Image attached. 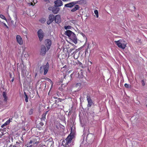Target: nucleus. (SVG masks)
Instances as JSON below:
<instances>
[{"instance_id": "1", "label": "nucleus", "mask_w": 147, "mask_h": 147, "mask_svg": "<svg viewBox=\"0 0 147 147\" xmlns=\"http://www.w3.org/2000/svg\"><path fill=\"white\" fill-rule=\"evenodd\" d=\"M74 138V134L70 133L65 139L62 141V144L64 147H71L73 145L71 142Z\"/></svg>"}, {"instance_id": "2", "label": "nucleus", "mask_w": 147, "mask_h": 147, "mask_svg": "<svg viewBox=\"0 0 147 147\" xmlns=\"http://www.w3.org/2000/svg\"><path fill=\"white\" fill-rule=\"evenodd\" d=\"M65 34L68 36L72 42L75 44L77 43V39L76 34L70 30H67L65 32Z\"/></svg>"}, {"instance_id": "3", "label": "nucleus", "mask_w": 147, "mask_h": 147, "mask_svg": "<svg viewBox=\"0 0 147 147\" xmlns=\"http://www.w3.org/2000/svg\"><path fill=\"white\" fill-rule=\"evenodd\" d=\"M49 67V64L47 62L45 65H42L40 67L39 70L40 72L41 73L44 71V75H45L48 71Z\"/></svg>"}, {"instance_id": "4", "label": "nucleus", "mask_w": 147, "mask_h": 147, "mask_svg": "<svg viewBox=\"0 0 147 147\" xmlns=\"http://www.w3.org/2000/svg\"><path fill=\"white\" fill-rule=\"evenodd\" d=\"M115 43L118 47L122 49H124L126 47L127 43L126 42L122 40H120L117 41H115Z\"/></svg>"}, {"instance_id": "5", "label": "nucleus", "mask_w": 147, "mask_h": 147, "mask_svg": "<svg viewBox=\"0 0 147 147\" xmlns=\"http://www.w3.org/2000/svg\"><path fill=\"white\" fill-rule=\"evenodd\" d=\"M38 36L40 41H41L43 39L45 36V34L42 30L39 29L37 32Z\"/></svg>"}, {"instance_id": "6", "label": "nucleus", "mask_w": 147, "mask_h": 147, "mask_svg": "<svg viewBox=\"0 0 147 147\" xmlns=\"http://www.w3.org/2000/svg\"><path fill=\"white\" fill-rule=\"evenodd\" d=\"M55 17L52 14L50 15L49 17V20L47 22V24L49 25L51 23L55 20Z\"/></svg>"}, {"instance_id": "7", "label": "nucleus", "mask_w": 147, "mask_h": 147, "mask_svg": "<svg viewBox=\"0 0 147 147\" xmlns=\"http://www.w3.org/2000/svg\"><path fill=\"white\" fill-rule=\"evenodd\" d=\"M94 135L92 134H89L87 135L86 140L90 142H92L94 139Z\"/></svg>"}, {"instance_id": "8", "label": "nucleus", "mask_w": 147, "mask_h": 147, "mask_svg": "<svg viewBox=\"0 0 147 147\" xmlns=\"http://www.w3.org/2000/svg\"><path fill=\"white\" fill-rule=\"evenodd\" d=\"M45 45L46 46L47 50H49L50 48L51 45V41L49 39H47L45 40Z\"/></svg>"}, {"instance_id": "9", "label": "nucleus", "mask_w": 147, "mask_h": 147, "mask_svg": "<svg viewBox=\"0 0 147 147\" xmlns=\"http://www.w3.org/2000/svg\"><path fill=\"white\" fill-rule=\"evenodd\" d=\"M86 98L87 100L88 103V104L87 105V107H91L93 104L92 100L91 99L90 96L89 95H87Z\"/></svg>"}, {"instance_id": "10", "label": "nucleus", "mask_w": 147, "mask_h": 147, "mask_svg": "<svg viewBox=\"0 0 147 147\" xmlns=\"http://www.w3.org/2000/svg\"><path fill=\"white\" fill-rule=\"evenodd\" d=\"M55 6L57 7L62 6L63 5V2L61 0H57L54 1Z\"/></svg>"}, {"instance_id": "11", "label": "nucleus", "mask_w": 147, "mask_h": 147, "mask_svg": "<svg viewBox=\"0 0 147 147\" xmlns=\"http://www.w3.org/2000/svg\"><path fill=\"white\" fill-rule=\"evenodd\" d=\"M16 39L17 42L20 45H22L23 44V41L21 36L19 35L16 36Z\"/></svg>"}, {"instance_id": "12", "label": "nucleus", "mask_w": 147, "mask_h": 147, "mask_svg": "<svg viewBox=\"0 0 147 147\" xmlns=\"http://www.w3.org/2000/svg\"><path fill=\"white\" fill-rule=\"evenodd\" d=\"M55 20L56 23L59 24L61 22L60 16L58 15H56L55 17Z\"/></svg>"}, {"instance_id": "13", "label": "nucleus", "mask_w": 147, "mask_h": 147, "mask_svg": "<svg viewBox=\"0 0 147 147\" xmlns=\"http://www.w3.org/2000/svg\"><path fill=\"white\" fill-rule=\"evenodd\" d=\"M74 7L71 9V12H74L76 11L77 10L79 9L80 8V6L78 5H75L74 6Z\"/></svg>"}, {"instance_id": "14", "label": "nucleus", "mask_w": 147, "mask_h": 147, "mask_svg": "<svg viewBox=\"0 0 147 147\" xmlns=\"http://www.w3.org/2000/svg\"><path fill=\"white\" fill-rule=\"evenodd\" d=\"M46 52V49L44 45H42L40 53L42 55H44Z\"/></svg>"}, {"instance_id": "15", "label": "nucleus", "mask_w": 147, "mask_h": 147, "mask_svg": "<svg viewBox=\"0 0 147 147\" xmlns=\"http://www.w3.org/2000/svg\"><path fill=\"white\" fill-rule=\"evenodd\" d=\"M75 5L74 1H73L65 4L64 5V7H65L71 8L74 7Z\"/></svg>"}, {"instance_id": "16", "label": "nucleus", "mask_w": 147, "mask_h": 147, "mask_svg": "<svg viewBox=\"0 0 147 147\" xmlns=\"http://www.w3.org/2000/svg\"><path fill=\"white\" fill-rule=\"evenodd\" d=\"M76 76L79 78H82L83 76V71L82 70H80L76 75Z\"/></svg>"}, {"instance_id": "17", "label": "nucleus", "mask_w": 147, "mask_h": 147, "mask_svg": "<svg viewBox=\"0 0 147 147\" xmlns=\"http://www.w3.org/2000/svg\"><path fill=\"white\" fill-rule=\"evenodd\" d=\"M59 10V8L55 6L52 8V11L54 14H57Z\"/></svg>"}, {"instance_id": "18", "label": "nucleus", "mask_w": 147, "mask_h": 147, "mask_svg": "<svg viewBox=\"0 0 147 147\" xmlns=\"http://www.w3.org/2000/svg\"><path fill=\"white\" fill-rule=\"evenodd\" d=\"M48 111H46V112L43 113L42 115V117L41 118V120L42 121H45V119H46V114H47Z\"/></svg>"}, {"instance_id": "19", "label": "nucleus", "mask_w": 147, "mask_h": 147, "mask_svg": "<svg viewBox=\"0 0 147 147\" xmlns=\"http://www.w3.org/2000/svg\"><path fill=\"white\" fill-rule=\"evenodd\" d=\"M74 2L75 5H77L76 4H77L80 5L83 4L84 3V1L83 0H79L78 1H75Z\"/></svg>"}, {"instance_id": "20", "label": "nucleus", "mask_w": 147, "mask_h": 147, "mask_svg": "<svg viewBox=\"0 0 147 147\" xmlns=\"http://www.w3.org/2000/svg\"><path fill=\"white\" fill-rule=\"evenodd\" d=\"M76 87L77 88L78 90H80L81 88V84L80 83H77L76 85Z\"/></svg>"}, {"instance_id": "21", "label": "nucleus", "mask_w": 147, "mask_h": 147, "mask_svg": "<svg viewBox=\"0 0 147 147\" xmlns=\"http://www.w3.org/2000/svg\"><path fill=\"white\" fill-rule=\"evenodd\" d=\"M3 97L4 98V100L5 101H6L7 100V97L6 96V94L5 92H3Z\"/></svg>"}, {"instance_id": "22", "label": "nucleus", "mask_w": 147, "mask_h": 147, "mask_svg": "<svg viewBox=\"0 0 147 147\" xmlns=\"http://www.w3.org/2000/svg\"><path fill=\"white\" fill-rule=\"evenodd\" d=\"M46 21V20L44 18H40L39 20V21L42 23H44Z\"/></svg>"}, {"instance_id": "23", "label": "nucleus", "mask_w": 147, "mask_h": 147, "mask_svg": "<svg viewBox=\"0 0 147 147\" xmlns=\"http://www.w3.org/2000/svg\"><path fill=\"white\" fill-rule=\"evenodd\" d=\"M33 112H34L33 109H30V110L28 112L29 115H32L33 113Z\"/></svg>"}, {"instance_id": "24", "label": "nucleus", "mask_w": 147, "mask_h": 147, "mask_svg": "<svg viewBox=\"0 0 147 147\" xmlns=\"http://www.w3.org/2000/svg\"><path fill=\"white\" fill-rule=\"evenodd\" d=\"M94 13L96 16V17L98 18V12L97 10H96L94 11Z\"/></svg>"}, {"instance_id": "25", "label": "nucleus", "mask_w": 147, "mask_h": 147, "mask_svg": "<svg viewBox=\"0 0 147 147\" xmlns=\"http://www.w3.org/2000/svg\"><path fill=\"white\" fill-rule=\"evenodd\" d=\"M0 17L3 19L4 20L7 21V19L3 15H0Z\"/></svg>"}, {"instance_id": "26", "label": "nucleus", "mask_w": 147, "mask_h": 147, "mask_svg": "<svg viewBox=\"0 0 147 147\" xmlns=\"http://www.w3.org/2000/svg\"><path fill=\"white\" fill-rule=\"evenodd\" d=\"M24 94H25V101L26 102H27L28 101V96L27 95V94H26V93L25 92H24Z\"/></svg>"}, {"instance_id": "27", "label": "nucleus", "mask_w": 147, "mask_h": 147, "mask_svg": "<svg viewBox=\"0 0 147 147\" xmlns=\"http://www.w3.org/2000/svg\"><path fill=\"white\" fill-rule=\"evenodd\" d=\"M10 121H10V119H9V120H8L5 123V124L7 125L9 124Z\"/></svg>"}, {"instance_id": "28", "label": "nucleus", "mask_w": 147, "mask_h": 147, "mask_svg": "<svg viewBox=\"0 0 147 147\" xmlns=\"http://www.w3.org/2000/svg\"><path fill=\"white\" fill-rule=\"evenodd\" d=\"M10 121H10V119H9V120H8L5 123V124L7 125L9 124Z\"/></svg>"}, {"instance_id": "29", "label": "nucleus", "mask_w": 147, "mask_h": 147, "mask_svg": "<svg viewBox=\"0 0 147 147\" xmlns=\"http://www.w3.org/2000/svg\"><path fill=\"white\" fill-rule=\"evenodd\" d=\"M71 28V27L69 26H65L64 27V28L65 30L69 29Z\"/></svg>"}, {"instance_id": "30", "label": "nucleus", "mask_w": 147, "mask_h": 147, "mask_svg": "<svg viewBox=\"0 0 147 147\" xmlns=\"http://www.w3.org/2000/svg\"><path fill=\"white\" fill-rule=\"evenodd\" d=\"M124 86H125V87L127 88H130V86L128 84H127L126 83L125 84Z\"/></svg>"}, {"instance_id": "31", "label": "nucleus", "mask_w": 147, "mask_h": 147, "mask_svg": "<svg viewBox=\"0 0 147 147\" xmlns=\"http://www.w3.org/2000/svg\"><path fill=\"white\" fill-rule=\"evenodd\" d=\"M142 85L143 86H144L145 85V82H144V80H142Z\"/></svg>"}, {"instance_id": "32", "label": "nucleus", "mask_w": 147, "mask_h": 147, "mask_svg": "<svg viewBox=\"0 0 147 147\" xmlns=\"http://www.w3.org/2000/svg\"><path fill=\"white\" fill-rule=\"evenodd\" d=\"M78 52V51L76 50L74 52L73 54L74 55V56H75V54L76 53Z\"/></svg>"}, {"instance_id": "33", "label": "nucleus", "mask_w": 147, "mask_h": 147, "mask_svg": "<svg viewBox=\"0 0 147 147\" xmlns=\"http://www.w3.org/2000/svg\"><path fill=\"white\" fill-rule=\"evenodd\" d=\"M2 23L4 25V26H5L7 28H8V27L7 25L5 24V23H4L3 22H2Z\"/></svg>"}, {"instance_id": "34", "label": "nucleus", "mask_w": 147, "mask_h": 147, "mask_svg": "<svg viewBox=\"0 0 147 147\" xmlns=\"http://www.w3.org/2000/svg\"><path fill=\"white\" fill-rule=\"evenodd\" d=\"M33 142V141L32 140H30V142H28V144H31Z\"/></svg>"}, {"instance_id": "35", "label": "nucleus", "mask_w": 147, "mask_h": 147, "mask_svg": "<svg viewBox=\"0 0 147 147\" xmlns=\"http://www.w3.org/2000/svg\"><path fill=\"white\" fill-rule=\"evenodd\" d=\"M8 147H17L16 146L14 145H10Z\"/></svg>"}, {"instance_id": "36", "label": "nucleus", "mask_w": 147, "mask_h": 147, "mask_svg": "<svg viewBox=\"0 0 147 147\" xmlns=\"http://www.w3.org/2000/svg\"><path fill=\"white\" fill-rule=\"evenodd\" d=\"M6 124H5V123L4 124H3V125H2L1 126V127H2V128H3L4 126H6Z\"/></svg>"}, {"instance_id": "37", "label": "nucleus", "mask_w": 147, "mask_h": 147, "mask_svg": "<svg viewBox=\"0 0 147 147\" xmlns=\"http://www.w3.org/2000/svg\"><path fill=\"white\" fill-rule=\"evenodd\" d=\"M39 124L41 126H43V123L42 122H40Z\"/></svg>"}, {"instance_id": "38", "label": "nucleus", "mask_w": 147, "mask_h": 147, "mask_svg": "<svg viewBox=\"0 0 147 147\" xmlns=\"http://www.w3.org/2000/svg\"><path fill=\"white\" fill-rule=\"evenodd\" d=\"M58 99L59 101L60 102H61V101L62 100L61 99L59 98H58Z\"/></svg>"}, {"instance_id": "39", "label": "nucleus", "mask_w": 147, "mask_h": 147, "mask_svg": "<svg viewBox=\"0 0 147 147\" xmlns=\"http://www.w3.org/2000/svg\"><path fill=\"white\" fill-rule=\"evenodd\" d=\"M39 143V142H38V141H37V142H36L35 143V144H38Z\"/></svg>"}, {"instance_id": "40", "label": "nucleus", "mask_w": 147, "mask_h": 147, "mask_svg": "<svg viewBox=\"0 0 147 147\" xmlns=\"http://www.w3.org/2000/svg\"><path fill=\"white\" fill-rule=\"evenodd\" d=\"M45 1L48 2H49V0H44Z\"/></svg>"}, {"instance_id": "41", "label": "nucleus", "mask_w": 147, "mask_h": 147, "mask_svg": "<svg viewBox=\"0 0 147 147\" xmlns=\"http://www.w3.org/2000/svg\"><path fill=\"white\" fill-rule=\"evenodd\" d=\"M13 80H14V78H13L11 80V81L12 82H13Z\"/></svg>"}, {"instance_id": "42", "label": "nucleus", "mask_w": 147, "mask_h": 147, "mask_svg": "<svg viewBox=\"0 0 147 147\" xmlns=\"http://www.w3.org/2000/svg\"><path fill=\"white\" fill-rule=\"evenodd\" d=\"M53 98H55V99H57V97H54Z\"/></svg>"}, {"instance_id": "43", "label": "nucleus", "mask_w": 147, "mask_h": 147, "mask_svg": "<svg viewBox=\"0 0 147 147\" xmlns=\"http://www.w3.org/2000/svg\"><path fill=\"white\" fill-rule=\"evenodd\" d=\"M82 35L83 36H85V35L83 33H82Z\"/></svg>"}, {"instance_id": "44", "label": "nucleus", "mask_w": 147, "mask_h": 147, "mask_svg": "<svg viewBox=\"0 0 147 147\" xmlns=\"http://www.w3.org/2000/svg\"><path fill=\"white\" fill-rule=\"evenodd\" d=\"M89 62L90 63V64H91V65L92 64V62H91V61H89Z\"/></svg>"}, {"instance_id": "45", "label": "nucleus", "mask_w": 147, "mask_h": 147, "mask_svg": "<svg viewBox=\"0 0 147 147\" xmlns=\"http://www.w3.org/2000/svg\"><path fill=\"white\" fill-rule=\"evenodd\" d=\"M10 77H11V74H10Z\"/></svg>"}, {"instance_id": "46", "label": "nucleus", "mask_w": 147, "mask_h": 147, "mask_svg": "<svg viewBox=\"0 0 147 147\" xmlns=\"http://www.w3.org/2000/svg\"><path fill=\"white\" fill-rule=\"evenodd\" d=\"M72 75H73V74H71V75H70V76H71Z\"/></svg>"}, {"instance_id": "47", "label": "nucleus", "mask_w": 147, "mask_h": 147, "mask_svg": "<svg viewBox=\"0 0 147 147\" xmlns=\"http://www.w3.org/2000/svg\"><path fill=\"white\" fill-rule=\"evenodd\" d=\"M87 51V50H86L85 52H86Z\"/></svg>"}, {"instance_id": "48", "label": "nucleus", "mask_w": 147, "mask_h": 147, "mask_svg": "<svg viewBox=\"0 0 147 147\" xmlns=\"http://www.w3.org/2000/svg\"><path fill=\"white\" fill-rule=\"evenodd\" d=\"M70 50H72L71 49H70Z\"/></svg>"}, {"instance_id": "49", "label": "nucleus", "mask_w": 147, "mask_h": 147, "mask_svg": "<svg viewBox=\"0 0 147 147\" xmlns=\"http://www.w3.org/2000/svg\"><path fill=\"white\" fill-rule=\"evenodd\" d=\"M146 107H147V104L146 105Z\"/></svg>"}, {"instance_id": "50", "label": "nucleus", "mask_w": 147, "mask_h": 147, "mask_svg": "<svg viewBox=\"0 0 147 147\" xmlns=\"http://www.w3.org/2000/svg\"><path fill=\"white\" fill-rule=\"evenodd\" d=\"M11 120H12V118L11 119Z\"/></svg>"}]
</instances>
